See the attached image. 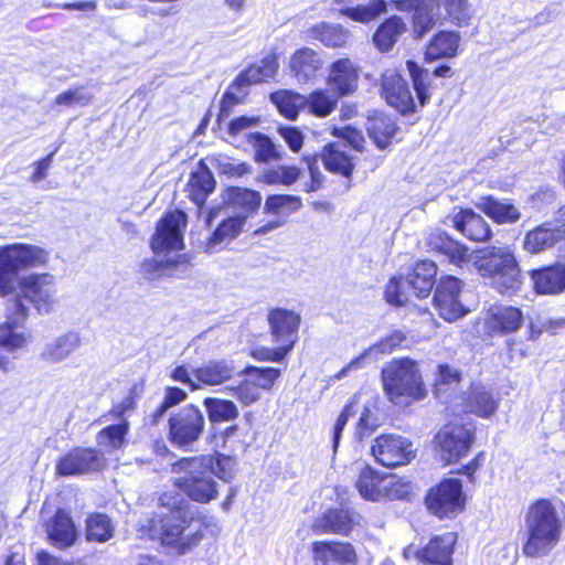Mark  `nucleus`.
<instances>
[{
    "instance_id": "obj_3",
    "label": "nucleus",
    "mask_w": 565,
    "mask_h": 565,
    "mask_svg": "<svg viewBox=\"0 0 565 565\" xmlns=\"http://www.w3.org/2000/svg\"><path fill=\"white\" fill-rule=\"evenodd\" d=\"M406 66L412 77L416 97L413 96L407 82L396 70L387 68L381 75L382 96L388 105L396 108L401 114L415 113L417 106L423 107L430 98V73L419 67L414 61H407Z\"/></svg>"
},
{
    "instance_id": "obj_11",
    "label": "nucleus",
    "mask_w": 565,
    "mask_h": 565,
    "mask_svg": "<svg viewBox=\"0 0 565 565\" xmlns=\"http://www.w3.org/2000/svg\"><path fill=\"white\" fill-rule=\"evenodd\" d=\"M29 308L20 297L14 298L8 307L7 320L0 323V348L9 353H17L26 347L31 332L25 327Z\"/></svg>"
},
{
    "instance_id": "obj_2",
    "label": "nucleus",
    "mask_w": 565,
    "mask_h": 565,
    "mask_svg": "<svg viewBox=\"0 0 565 565\" xmlns=\"http://www.w3.org/2000/svg\"><path fill=\"white\" fill-rule=\"evenodd\" d=\"M565 527V505L558 499H537L526 509L522 552L532 558L548 555L559 543Z\"/></svg>"
},
{
    "instance_id": "obj_10",
    "label": "nucleus",
    "mask_w": 565,
    "mask_h": 565,
    "mask_svg": "<svg viewBox=\"0 0 565 565\" xmlns=\"http://www.w3.org/2000/svg\"><path fill=\"white\" fill-rule=\"evenodd\" d=\"M23 299L31 302L40 315L52 312L58 303L57 280L49 273L30 274L20 280Z\"/></svg>"
},
{
    "instance_id": "obj_52",
    "label": "nucleus",
    "mask_w": 565,
    "mask_h": 565,
    "mask_svg": "<svg viewBox=\"0 0 565 565\" xmlns=\"http://www.w3.org/2000/svg\"><path fill=\"white\" fill-rule=\"evenodd\" d=\"M460 382V373L448 365H438L437 379L435 381L434 393L437 398L448 402L450 391H454Z\"/></svg>"
},
{
    "instance_id": "obj_1",
    "label": "nucleus",
    "mask_w": 565,
    "mask_h": 565,
    "mask_svg": "<svg viewBox=\"0 0 565 565\" xmlns=\"http://www.w3.org/2000/svg\"><path fill=\"white\" fill-rule=\"evenodd\" d=\"M159 500L169 512L149 521V535L175 554H186L202 541L204 529L217 526L215 518L204 514L175 490L166 491Z\"/></svg>"
},
{
    "instance_id": "obj_57",
    "label": "nucleus",
    "mask_w": 565,
    "mask_h": 565,
    "mask_svg": "<svg viewBox=\"0 0 565 565\" xmlns=\"http://www.w3.org/2000/svg\"><path fill=\"white\" fill-rule=\"evenodd\" d=\"M246 373L248 380H252L259 391H269L280 375V370L275 367H248Z\"/></svg>"
},
{
    "instance_id": "obj_6",
    "label": "nucleus",
    "mask_w": 565,
    "mask_h": 565,
    "mask_svg": "<svg viewBox=\"0 0 565 565\" xmlns=\"http://www.w3.org/2000/svg\"><path fill=\"white\" fill-rule=\"evenodd\" d=\"M209 467V460L194 457L180 459L173 463L172 471L184 476L177 478L174 486L190 500L202 504L210 503L218 495V483L207 472Z\"/></svg>"
},
{
    "instance_id": "obj_60",
    "label": "nucleus",
    "mask_w": 565,
    "mask_h": 565,
    "mask_svg": "<svg viewBox=\"0 0 565 565\" xmlns=\"http://www.w3.org/2000/svg\"><path fill=\"white\" fill-rule=\"evenodd\" d=\"M235 395L243 405H250L260 398V391L246 377L236 388Z\"/></svg>"
},
{
    "instance_id": "obj_35",
    "label": "nucleus",
    "mask_w": 565,
    "mask_h": 565,
    "mask_svg": "<svg viewBox=\"0 0 565 565\" xmlns=\"http://www.w3.org/2000/svg\"><path fill=\"white\" fill-rule=\"evenodd\" d=\"M309 36L327 47H343L350 40L351 33L338 23L319 22L309 29Z\"/></svg>"
},
{
    "instance_id": "obj_28",
    "label": "nucleus",
    "mask_w": 565,
    "mask_h": 565,
    "mask_svg": "<svg viewBox=\"0 0 565 565\" xmlns=\"http://www.w3.org/2000/svg\"><path fill=\"white\" fill-rule=\"evenodd\" d=\"M457 542V535L454 532H446L434 536L429 543L418 552V557L434 565H451L454 546Z\"/></svg>"
},
{
    "instance_id": "obj_38",
    "label": "nucleus",
    "mask_w": 565,
    "mask_h": 565,
    "mask_svg": "<svg viewBox=\"0 0 565 565\" xmlns=\"http://www.w3.org/2000/svg\"><path fill=\"white\" fill-rule=\"evenodd\" d=\"M460 40L461 38L457 32H439L431 39L425 53L426 58L435 61L438 58H450L456 56L460 45Z\"/></svg>"
},
{
    "instance_id": "obj_13",
    "label": "nucleus",
    "mask_w": 565,
    "mask_h": 565,
    "mask_svg": "<svg viewBox=\"0 0 565 565\" xmlns=\"http://www.w3.org/2000/svg\"><path fill=\"white\" fill-rule=\"evenodd\" d=\"M372 456L386 468L409 463L415 458L413 443L397 434H383L371 446Z\"/></svg>"
},
{
    "instance_id": "obj_24",
    "label": "nucleus",
    "mask_w": 565,
    "mask_h": 565,
    "mask_svg": "<svg viewBox=\"0 0 565 565\" xmlns=\"http://www.w3.org/2000/svg\"><path fill=\"white\" fill-rule=\"evenodd\" d=\"M323 65L321 54L308 46L297 50L289 61L290 73L300 84L315 82Z\"/></svg>"
},
{
    "instance_id": "obj_64",
    "label": "nucleus",
    "mask_w": 565,
    "mask_h": 565,
    "mask_svg": "<svg viewBox=\"0 0 565 565\" xmlns=\"http://www.w3.org/2000/svg\"><path fill=\"white\" fill-rule=\"evenodd\" d=\"M333 135L342 139H345L348 143L352 146L354 149H362L364 137L360 130L347 126L342 128H333Z\"/></svg>"
},
{
    "instance_id": "obj_22",
    "label": "nucleus",
    "mask_w": 565,
    "mask_h": 565,
    "mask_svg": "<svg viewBox=\"0 0 565 565\" xmlns=\"http://www.w3.org/2000/svg\"><path fill=\"white\" fill-rule=\"evenodd\" d=\"M360 515L347 509H331L316 518L311 530L315 534H339L348 536L360 526Z\"/></svg>"
},
{
    "instance_id": "obj_58",
    "label": "nucleus",
    "mask_w": 565,
    "mask_h": 565,
    "mask_svg": "<svg viewBox=\"0 0 565 565\" xmlns=\"http://www.w3.org/2000/svg\"><path fill=\"white\" fill-rule=\"evenodd\" d=\"M409 291L404 278H392L386 286L385 298L391 305L403 306L409 300Z\"/></svg>"
},
{
    "instance_id": "obj_29",
    "label": "nucleus",
    "mask_w": 565,
    "mask_h": 565,
    "mask_svg": "<svg viewBox=\"0 0 565 565\" xmlns=\"http://www.w3.org/2000/svg\"><path fill=\"white\" fill-rule=\"evenodd\" d=\"M405 340V334L401 331H394L374 345L365 349L359 356L354 358L335 375L340 380L348 375L351 370L361 369L366 360H377L380 355L391 353Z\"/></svg>"
},
{
    "instance_id": "obj_46",
    "label": "nucleus",
    "mask_w": 565,
    "mask_h": 565,
    "mask_svg": "<svg viewBox=\"0 0 565 565\" xmlns=\"http://www.w3.org/2000/svg\"><path fill=\"white\" fill-rule=\"evenodd\" d=\"M195 459L209 460L211 467L207 468V472L214 478H218L224 482H231L237 470L236 460L233 457L216 452L207 456H195Z\"/></svg>"
},
{
    "instance_id": "obj_4",
    "label": "nucleus",
    "mask_w": 565,
    "mask_h": 565,
    "mask_svg": "<svg viewBox=\"0 0 565 565\" xmlns=\"http://www.w3.org/2000/svg\"><path fill=\"white\" fill-rule=\"evenodd\" d=\"M381 375L384 393L395 405L408 406L427 396V388L415 360L393 359L382 369Z\"/></svg>"
},
{
    "instance_id": "obj_59",
    "label": "nucleus",
    "mask_w": 565,
    "mask_h": 565,
    "mask_svg": "<svg viewBox=\"0 0 565 565\" xmlns=\"http://www.w3.org/2000/svg\"><path fill=\"white\" fill-rule=\"evenodd\" d=\"M93 99V95L84 87H76L61 93L55 98L58 106H85Z\"/></svg>"
},
{
    "instance_id": "obj_49",
    "label": "nucleus",
    "mask_w": 565,
    "mask_h": 565,
    "mask_svg": "<svg viewBox=\"0 0 565 565\" xmlns=\"http://www.w3.org/2000/svg\"><path fill=\"white\" fill-rule=\"evenodd\" d=\"M279 113L288 119H296L299 110L306 106V96L291 90H279L271 95Z\"/></svg>"
},
{
    "instance_id": "obj_53",
    "label": "nucleus",
    "mask_w": 565,
    "mask_h": 565,
    "mask_svg": "<svg viewBox=\"0 0 565 565\" xmlns=\"http://www.w3.org/2000/svg\"><path fill=\"white\" fill-rule=\"evenodd\" d=\"M301 207V199L296 195H270L265 201V211L271 214H289Z\"/></svg>"
},
{
    "instance_id": "obj_37",
    "label": "nucleus",
    "mask_w": 565,
    "mask_h": 565,
    "mask_svg": "<svg viewBox=\"0 0 565 565\" xmlns=\"http://www.w3.org/2000/svg\"><path fill=\"white\" fill-rule=\"evenodd\" d=\"M522 311L512 306H493L489 310L488 324L500 332L516 331L523 322Z\"/></svg>"
},
{
    "instance_id": "obj_12",
    "label": "nucleus",
    "mask_w": 565,
    "mask_h": 565,
    "mask_svg": "<svg viewBox=\"0 0 565 565\" xmlns=\"http://www.w3.org/2000/svg\"><path fill=\"white\" fill-rule=\"evenodd\" d=\"M221 199L223 206H213L207 212L205 220L207 226H210L212 221L221 215L223 211L230 213V210H232L231 214L244 216V221L246 222V220L259 209L262 203L259 192L239 186L227 188L222 192Z\"/></svg>"
},
{
    "instance_id": "obj_32",
    "label": "nucleus",
    "mask_w": 565,
    "mask_h": 565,
    "mask_svg": "<svg viewBox=\"0 0 565 565\" xmlns=\"http://www.w3.org/2000/svg\"><path fill=\"white\" fill-rule=\"evenodd\" d=\"M437 267L434 262H418L413 271L404 278L407 288L418 298L427 297L434 286Z\"/></svg>"
},
{
    "instance_id": "obj_27",
    "label": "nucleus",
    "mask_w": 565,
    "mask_h": 565,
    "mask_svg": "<svg viewBox=\"0 0 565 565\" xmlns=\"http://www.w3.org/2000/svg\"><path fill=\"white\" fill-rule=\"evenodd\" d=\"M530 277L540 295H557L565 290V265L562 263L533 269Z\"/></svg>"
},
{
    "instance_id": "obj_56",
    "label": "nucleus",
    "mask_w": 565,
    "mask_h": 565,
    "mask_svg": "<svg viewBox=\"0 0 565 565\" xmlns=\"http://www.w3.org/2000/svg\"><path fill=\"white\" fill-rule=\"evenodd\" d=\"M252 142L255 150V160L258 162H268L270 160L280 159L279 152L275 145L267 136L263 134H252Z\"/></svg>"
},
{
    "instance_id": "obj_14",
    "label": "nucleus",
    "mask_w": 565,
    "mask_h": 565,
    "mask_svg": "<svg viewBox=\"0 0 565 565\" xmlns=\"http://www.w3.org/2000/svg\"><path fill=\"white\" fill-rule=\"evenodd\" d=\"M355 487L361 497L370 501L403 499L408 494L406 484L381 477L370 466L361 470Z\"/></svg>"
},
{
    "instance_id": "obj_31",
    "label": "nucleus",
    "mask_w": 565,
    "mask_h": 565,
    "mask_svg": "<svg viewBox=\"0 0 565 565\" xmlns=\"http://www.w3.org/2000/svg\"><path fill=\"white\" fill-rule=\"evenodd\" d=\"M462 399L466 413L484 418L492 416L499 407V401L481 384H472Z\"/></svg>"
},
{
    "instance_id": "obj_40",
    "label": "nucleus",
    "mask_w": 565,
    "mask_h": 565,
    "mask_svg": "<svg viewBox=\"0 0 565 565\" xmlns=\"http://www.w3.org/2000/svg\"><path fill=\"white\" fill-rule=\"evenodd\" d=\"M561 237V230L551 228L544 223L525 234L523 247L526 252L535 254L551 248Z\"/></svg>"
},
{
    "instance_id": "obj_54",
    "label": "nucleus",
    "mask_w": 565,
    "mask_h": 565,
    "mask_svg": "<svg viewBox=\"0 0 565 565\" xmlns=\"http://www.w3.org/2000/svg\"><path fill=\"white\" fill-rule=\"evenodd\" d=\"M301 174V170L295 166H278L277 168L267 170L263 180L267 184H294Z\"/></svg>"
},
{
    "instance_id": "obj_48",
    "label": "nucleus",
    "mask_w": 565,
    "mask_h": 565,
    "mask_svg": "<svg viewBox=\"0 0 565 565\" xmlns=\"http://www.w3.org/2000/svg\"><path fill=\"white\" fill-rule=\"evenodd\" d=\"M129 430L127 420L119 424L107 426L96 436L97 445L107 452L120 449L126 443V435Z\"/></svg>"
},
{
    "instance_id": "obj_18",
    "label": "nucleus",
    "mask_w": 565,
    "mask_h": 565,
    "mask_svg": "<svg viewBox=\"0 0 565 565\" xmlns=\"http://www.w3.org/2000/svg\"><path fill=\"white\" fill-rule=\"evenodd\" d=\"M104 466L102 452L94 448L76 447L60 457L55 471L61 477L81 476L99 471Z\"/></svg>"
},
{
    "instance_id": "obj_62",
    "label": "nucleus",
    "mask_w": 565,
    "mask_h": 565,
    "mask_svg": "<svg viewBox=\"0 0 565 565\" xmlns=\"http://www.w3.org/2000/svg\"><path fill=\"white\" fill-rule=\"evenodd\" d=\"M258 122V117L241 116L228 122L227 131L232 137H237L245 135L247 130L256 127Z\"/></svg>"
},
{
    "instance_id": "obj_20",
    "label": "nucleus",
    "mask_w": 565,
    "mask_h": 565,
    "mask_svg": "<svg viewBox=\"0 0 565 565\" xmlns=\"http://www.w3.org/2000/svg\"><path fill=\"white\" fill-rule=\"evenodd\" d=\"M359 66L351 58L341 57L330 64L327 84L341 98L353 95L359 87Z\"/></svg>"
},
{
    "instance_id": "obj_5",
    "label": "nucleus",
    "mask_w": 565,
    "mask_h": 565,
    "mask_svg": "<svg viewBox=\"0 0 565 565\" xmlns=\"http://www.w3.org/2000/svg\"><path fill=\"white\" fill-rule=\"evenodd\" d=\"M476 270L502 295L520 290L522 276L513 252L507 246H491L480 252L475 259Z\"/></svg>"
},
{
    "instance_id": "obj_39",
    "label": "nucleus",
    "mask_w": 565,
    "mask_h": 565,
    "mask_svg": "<svg viewBox=\"0 0 565 565\" xmlns=\"http://www.w3.org/2000/svg\"><path fill=\"white\" fill-rule=\"evenodd\" d=\"M345 147L340 142L327 145L321 153V160L327 170L349 177L354 166L345 151Z\"/></svg>"
},
{
    "instance_id": "obj_44",
    "label": "nucleus",
    "mask_w": 565,
    "mask_h": 565,
    "mask_svg": "<svg viewBox=\"0 0 565 565\" xmlns=\"http://www.w3.org/2000/svg\"><path fill=\"white\" fill-rule=\"evenodd\" d=\"M111 519L104 513H93L86 519L85 535L89 542L104 543L114 536Z\"/></svg>"
},
{
    "instance_id": "obj_43",
    "label": "nucleus",
    "mask_w": 565,
    "mask_h": 565,
    "mask_svg": "<svg viewBox=\"0 0 565 565\" xmlns=\"http://www.w3.org/2000/svg\"><path fill=\"white\" fill-rule=\"evenodd\" d=\"M79 343V335L75 332H68L46 344L43 356L50 362L63 361L78 348Z\"/></svg>"
},
{
    "instance_id": "obj_19",
    "label": "nucleus",
    "mask_w": 565,
    "mask_h": 565,
    "mask_svg": "<svg viewBox=\"0 0 565 565\" xmlns=\"http://www.w3.org/2000/svg\"><path fill=\"white\" fill-rule=\"evenodd\" d=\"M186 226V215L182 211L169 212L161 218L151 241L154 253L178 250L183 247V228Z\"/></svg>"
},
{
    "instance_id": "obj_63",
    "label": "nucleus",
    "mask_w": 565,
    "mask_h": 565,
    "mask_svg": "<svg viewBox=\"0 0 565 565\" xmlns=\"http://www.w3.org/2000/svg\"><path fill=\"white\" fill-rule=\"evenodd\" d=\"M278 132L292 151L297 152L301 149L303 135L298 128L281 126L278 128Z\"/></svg>"
},
{
    "instance_id": "obj_42",
    "label": "nucleus",
    "mask_w": 565,
    "mask_h": 565,
    "mask_svg": "<svg viewBox=\"0 0 565 565\" xmlns=\"http://www.w3.org/2000/svg\"><path fill=\"white\" fill-rule=\"evenodd\" d=\"M440 15L438 0H422L413 15L414 33L420 38L433 29Z\"/></svg>"
},
{
    "instance_id": "obj_47",
    "label": "nucleus",
    "mask_w": 565,
    "mask_h": 565,
    "mask_svg": "<svg viewBox=\"0 0 565 565\" xmlns=\"http://www.w3.org/2000/svg\"><path fill=\"white\" fill-rule=\"evenodd\" d=\"M203 406L211 423L231 422L238 417L239 412L234 402L217 397H206Z\"/></svg>"
},
{
    "instance_id": "obj_9",
    "label": "nucleus",
    "mask_w": 565,
    "mask_h": 565,
    "mask_svg": "<svg viewBox=\"0 0 565 565\" xmlns=\"http://www.w3.org/2000/svg\"><path fill=\"white\" fill-rule=\"evenodd\" d=\"M204 428L205 417L202 411L190 404L170 415L168 439L177 448L191 449L201 438Z\"/></svg>"
},
{
    "instance_id": "obj_17",
    "label": "nucleus",
    "mask_w": 565,
    "mask_h": 565,
    "mask_svg": "<svg viewBox=\"0 0 565 565\" xmlns=\"http://www.w3.org/2000/svg\"><path fill=\"white\" fill-rule=\"evenodd\" d=\"M462 288L463 282L454 276L441 277L438 281L434 305L446 321H455L468 312L462 302Z\"/></svg>"
},
{
    "instance_id": "obj_16",
    "label": "nucleus",
    "mask_w": 565,
    "mask_h": 565,
    "mask_svg": "<svg viewBox=\"0 0 565 565\" xmlns=\"http://www.w3.org/2000/svg\"><path fill=\"white\" fill-rule=\"evenodd\" d=\"M441 459L451 463L466 456L475 440L472 428L461 424L445 425L435 437Z\"/></svg>"
},
{
    "instance_id": "obj_7",
    "label": "nucleus",
    "mask_w": 565,
    "mask_h": 565,
    "mask_svg": "<svg viewBox=\"0 0 565 565\" xmlns=\"http://www.w3.org/2000/svg\"><path fill=\"white\" fill-rule=\"evenodd\" d=\"M49 254L39 246L14 244L0 250V295L13 289L18 273L28 267L46 265Z\"/></svg>"
},
{
    "instance_id": "obj_25",
    "label": "nucleus",
    "mask_w": 565,
    "mask_h": 565,
    "mask_svg": "<svg viewBox=\"0 0 565 565\" xmlns=\"http://www.w3.org/2000/svg\"><path fill=\"white\" fill-rule=\"evenodd\" d=\"M49 542L57 548L72 546L77 539V529L71 514L60 509L44 523Z\"/></svg>"
},
{
    "instance_id": "obj_34",
    "label": "nucleus",
    "mask_w": 565,
    "mask_h": 565,
    "mask_svg": "<svg viewBox=\"0 0 565 565\" xmlns=\"http://www.w3.org/2000/svg\"><path fill=\"white\" fill-rule=\"evenodd\" d=\"M215 180L212 172L204 162H200L198 169L192 172L186 184L189 198L201 206L205 202L207 195L213 192Z\"/></svg>"
},
{
    "instance_id": "obj_8",
    "label": "nucleus",
    "mask_w": 565,
    "mask_h": 565,
    "mask_svg": "<svg viewBox=\"0 0 565 565\" xmlns=\"http://www.w3.org/2000/svg\"><path fill=\"white\" fill-rule=\"evenodd\" d=\"M278 68L277 54L269 53L239 73L223 97L221 116H224L232 106L243 102L249 85L268 82L276 76Z\"/></svg>"
},
{
    "instance_id": "obj_36",
    "label": "nucleus",
    "mask_w": 565,
    "mask_h": 565,
    "mask_svg": "<svg viewBox=\"0 0 565 565\" xmlns=\"http://www.w3.org/2000/svg\"><path fill=\"white\" fill-rule=\"evenodd\" d=\"M477 207L499 224H511L520 220L521 213L510 202H502L493 196L480 198Z\"/></svg>"
},
{
    "instance_id": "obj_55",
    "label": "nucleus",
    "mask_w": 565,
    "mask_h": 565,
    "mask_svg": "<svg viewBox=\"0 0 565 565\" xmlns=\"http://www.w3.org/2000/svg\"><path fill=\"white\" fill-rule=\"evenodd\" d=\"M211 163L213 164L214 169L220 173L227 177H242L250 171V167L245 163L241 162L236 159L230 158L227 156L218 154L215 157H212Z\"/></svg>"
},
{
    "instance_id": "obj_30",
    "label": "nucleus",
    "mask_w": 565,
    "mask_h": 565,
    "mask_svg": "<svg viewBox=\"0 0 565 565\" xmlns=\"http://www.w3.org/2000/svg\"><path fill=\"white\" fill-rule=\"evenodd\" d=\"M224 214L225 217L205 242L204 250L209 254L222 249L227 242L235 239L242 233L246 223L244 216H236L226 211H224Z\"/></svg>"
},
{
    "instance_id": "obj_26",
    "label": "nucleus",
    "mask_w": 565,
    "mask_h": 565,
    "mask_svg": "<svg viewBox=\"0 0 565 565\" xmlns=\"http://www.w3.org/2000/svg\"><path fill=\"white\" fill-rule=\"evenodd\" d=\"M271 333L278 344H290L292 349L297 341L300 316L291 310L273 309L268 315Z\"/></svg>"
},
{
    "instance_id": "obj_41",
    "label": "nucleus",
    "mask_w": 565,
    "mask_h": 565,
    "mask_svg": "<svg viewBox=\"0 0 565 565\" xmlns=\"http://www.w3.org/2000/svg\"><path fill=\"white\" fill-rule=\"evenodd\" d=\"M406 24L402 18L393 15L384 21L376 30L373 41L382 52L390 51L397 39L405 32Z\"/></svg>"
},
{
    "instance_id": "obj_21",
    "label": "nucleus",
    "mask_w": 565,
    "mask_h": 565,
    "mask_svg": "<svg viewBox=\"0 0 565 565\" xmlns=\"http://www.w3.org/2000/svg\"><path fill=\"white\" fill-rule=\"evenodd\" d=\"M447 220L470 241L487 242L492 236L488 222L472 209L455 207Z\"/></svg>"
},
{
    "instance_id": "obj_50",
    "label": "nucleus",
    "mask_w": 565,
    "mask_h": 565,
    "mask_svg": "<svg viewBox=\"0 0 565 565\" xmlns=\"http://www.w3.org/2000/svg\"><path fill=\"white\" fill-rule=\"evenodd\" d=\"M396 131L394 122L384 116H375L367 120V132L380 149H385Z\"/></svg>"
},
{
    "instance_id": "obj_45",
    "label": "nucleus",
    "mask_w": 565,
    "mask_h": 565,
    "mask_svg": "<svg viewBox=\"0 0 565 565\" xmlns=\"http://www.w3.org/2000/svg\"><path fill=\"white\" fill-rule=\"evenodd\" d=\"M341 97L331 89H316L306 97V106L317 117L329 116Z\"/></svg>"
},
{
    "instance_id": "obj_23",
    "label": "nucleus",
    "mask_w": 565,
    "mask_h": 565,
    "mask_svg": "<svg viewBox=\"0 0 565 565\" xmlns=\"http://www.w3.org/2000/svg\"><path fill=\"white\" fill-rule=\"evenodd\" d=\"M315 565H356L354 546L348 542L316 541L312 543Z\"/></svg>"
},
{
    "instance_id": "obj_15",
    "label": "nucleus",
    "mask_w": 565,
    "mask_h": 565,
    "mask_svg": "<svg viewBox=\"0 0 565 565\" xmlns=\"http://www.w3.org/2000/svg\"><path fill=\"white\" fill-rule=\"evenodd\" d=\"M427 508L439 518L459 513L465 505L462 483L457 478H447L433 488L426 498Z\"/></svg>"
},
{
    "instance_id": "obj_33",
    "label": "nucleus",
    "mask_w": 565,
    "mask_h": 565,
    "mask_svg": "<svg viewBox=\"0 0 565 565\" xmlns=\"http://www.w3.org/2000/svg\"><path fill=\"white\" fill-rule=\"evenodd\" d=\"M234 374V365L228 361H210L192 371L193 377L199 386L202 385H221L230 380Z\"/></svg>"
},
{
    "instance_id": "obj_61",
    "label": "nucleus",
    "mask_w": 565,
    "mask_h": 565,
    "mask_svg": "<svg viewBox=\"0 0 565 565\" xmlns=\"http://www.w3.org/2000/svg\"><path fill=\"white\" fill-rule=\"evenodd\" d=\"M377 426V418L373 415L370 408L364 407L356 426V438L362 440L363 438L369 437Z\"/></svg>"
},
{
    "instance_id": "obj_51",
    "label": "nucleus",
    "mask_w": 565,
    "mask_h": 565,
    "mask_svg": "<svg viewBox=\"0 0 565 565\" xmlns=\"http://www.w3.org/2000/svg\"><path fill=\"white\" fill-rule=\"evenodd\" d=\"M387 3L384 0H372L365 6H358L354 8H341L340 14L360 23H367L381 13L386 11Z\"/></svg>"
}]
</instances>
